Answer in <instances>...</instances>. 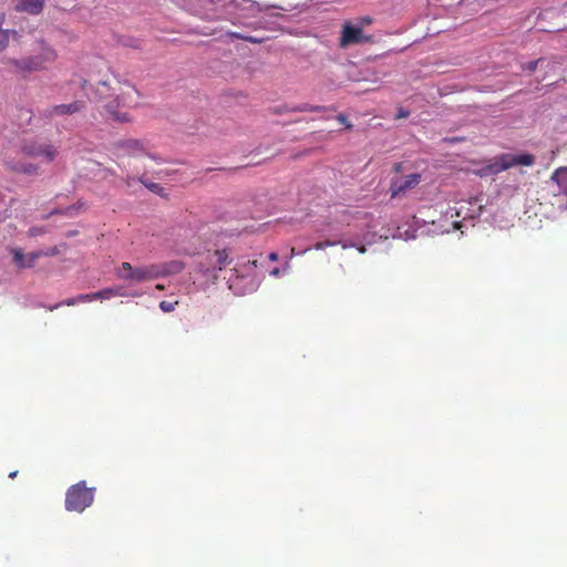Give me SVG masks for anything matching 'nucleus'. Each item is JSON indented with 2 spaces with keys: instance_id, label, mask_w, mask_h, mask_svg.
<instances>
[{
  "instance_id": "14",
  "label": "nucleus",
  "mask_w": 567,
  "mask_h": 567,
  "mask_svg": "<svg viewBox=\"0 0 567 567\" xmlns=\"http://www.w3.org/2000/svg\"><path fill=\"white\" fill-rule=\"evenodd\" d=\"M8 167L14 172L24 175H39V166L32 163L8 162Z\"/></svg>"
},
{
  "instance_id": "10",
  "label": "nucleus",
  "mask_w": 567,
  "mask_h": 567,
  "mask_svg": "<svg viewBox=\"0 0 567 567\" xmlns=\"http://www.w3.org/2000/svg\"><path fill=\"white\" fill-rule=\"evenodd\" d=\"M6 20V14H0V54L3 53L9 44L10 40L13 39L14 41H18L21 38V34L19 31L13 29H3V23Z\"/></svg>"
},
{
  "instance_id": "41",
  "label": "nucleus",
  "mask_w": 567,
  "mask_h": 567,
  "mask_svg": "<svg viewBox=\"0 0 567 567\" xmlns=\"http://www.w3.org/2000/svg\"><path fill=\"white\" fill-rule=\"evenodd\" d=\"M371 23V19L370 18H362L361 21H360V24H369Z\"/></svg>"
},
{
  "instance_id": "26",
  "label": "nucleus",
  "mask_w": 567,
  "mask_h": 567,
  "mask_svg": "<svg viewBox=\"0 0 567 567\" xmlns=\"http://www.w3.org/2000/svg\"><path fill=\"white\" fill-rule=\"evenodd\" d=\"M178 305V301L169 302V301H161L159 302V309L163 312H172L175 310L176 306Z\"/></svg>"
},
{
  "instance_id": "34",
  "label": "nucleus",
  "mask_w": 567,
  "mask_h": 567,
  "mask_svg": "<svg viewBox=\"0 0 567 567\" xmlns=\"http://www.w3.org/2000/svg\"><path fill=\"white\" fill-rule=\"evenodd\" d=\"M409 115H410V112L408 110L399 109V112H398L395 118H406V117H409Z\"/></svg>"
},
{
  "instance_id": "7",
  "label": "nucleus",
  "mask_w": 567,
  "mask_h": 567,
  "mask_svg": "<svg viewBox=\"0 0 567 567\" xmlns=\"http://www.w3.org/2000/svg\"><path fill=\"white\" fill-rule=\"evenodd\" d=\"M421 182V175L417 173L410 174L391 182V197L395 198L404 195L408 190L416 187Z\"/></svg>"
},
{
  "instance_id": "24",
  "label": "nucleus",
  "mask_w": 567,
  "mask_h": 567,
  "mask_svg": "<svg viewBox=\"0 0 567 567\" xmlns=\"http://www.w3.org/2000/svg\"><path fill=\"white\" fill-rule=\"evenodd\" d=\"M321 109H322L321 106H311L309 104H303L300 106H295V107L290 109V111H292V112H315V111H319Z\"/></svg>"
},
{
  "instance_id": "15",
  "label": "nucleus",
  "mask_w": 567,
  "mask_h": 567,
  "mask_svg": "<svg viewBox=\"0 0 567 567\" xmlns=\"http://www.w3.org/2000/svg\"><path fill=\"white\" fill-rule=\"evenodd\" d=\"M258 267V260H248L247 262L236 266L231 269L236 279L244 278L245 276H249L254 269Z\"/></svg>"
},
{
  "instance_id": "17",
  "label": "nucleus",
  "mask_w": 567,
  "mask_h": 567,
  "mask_svg": "<svg viewBox=\"0 0 567 567\" xmlns=\"http://www.w3.org/2000/svg\"><path fill=\"white\" fill-rule=\"evenodd\" d=\"M544 190H546L548 196H553V197L563 196V189L560 188V185L558 183H556L553 174L549 177V179L545 182Z\"/></svg>"
},
{
  "instance_id": "25",
  "label": "nucleus",
  "mask_w": 567,
  "mask_h": 567,
  "mask_svg": "<svg viewBox=\"0 0 567 567\" xmlns=\"http://www.w3.org/2000/svg\"><path fill=\"white\" fill-rule=\"evenodd\" d=\"M12 252L14 262L22 268V264H25V256L23 255L22 250L16 248L12 250Z\"/></svg>"
},
{
  "instance_id": "9",
  "label": "nucleus",
  "mask_w": 567,
  "mask_h": 567,
  "mask_svg": "<svg viewBox=\"0 0 567 567\" xmlns=\"http://www.w3.org/2000/svg\"><path fill=\"white\" fill-rule=\"evenodd\" d=\"M85 104L83 101H74L69 104H59L48 107L44 111V115L48 118H53L56 116L72 115L81 112L84 109Z\"/></svg>"
},
{
  "instance_id": "20",
  "label": "nucleus",
  "mask_w": 567,
  "mask_h": 567,
  "mask_svg": "<svg viewBox=\"0 0 567 567\" xmlns=\"http://www.w3.org/2000/svg\"><path fill=\"white\" fill-rule=\"evenodd\" d=\"M137 181L154 194L161 195L163 193V187L157 183L147 182L143 176L138 177Z\"/></svg>"
},
{
  "instance_id": "46",
  "label": "nucleus",
  "mask_w": 567,
  "mask_h": 567,
  "mask_svg": "<svg viewBox=\"0 0 567 567\" xmlns=\"http://www.w3.org/2000/svg\"><path fill=\"white\" fill-rule=\"evenodd\" d=\"M453 225H454V228H460V221H454Z\"/></svg>"
},
{
  "instance_id": "37",
  "label": "nucleus",
  "mask_w": 567,
  "mask_h": 567,
  "mask_svg": "<svg viewBox=\"0 0 567 567\" xmlns=\"http://www.w3.org/2000/svg\"><path fill=\"white\" fill-rule=\"evenodd\" d=\"M228 35L234 39L244 40L246 35L239 33V32H228Z\"/></svg>"
},
{
  "instance_id": "2",
  "label": "nucleus",
  "mask_w": 567,
  "mask_h": 567,
  "mask_svg": "<svg viewBox=\"0 0 567 567\" xmlns=\"http://www.w3.org/2000/svg\"><path fill=\"white\" fill-rule=\"evenodd\" d=\"M114 100L105 103V109L110 116L121 123L131 121V116L126 111H118L117 109H132L138 104L140 93L135 86L130 82H124L117 90Z\"/></svg>"
},
{
  "instance_id": "12",
  "label": "nucleus",
  "mask_w": 567,
  "mask_h": 567,
  "mask_svg": "<svg viewBox=\"0 0 567 567\" xmlns=\"http://www.w3.org/2000/svg\"><path fill=\"white\" fill-rule=\"evenodd\" d=\"M213 270H223L231 262V258L227 249H217L208 256Z\"/></svg>"
},
{
  "instance_id": "48",
  "label": "nucleus",
  "mask_w": 567,
  "mask_h": 567,
  "mask_svg": "<svg viewBox=\"0 0 567 567\" xmlns=\"http://www.w3.org/2000/svg\"><path fill=\"white\" fill-rule=\"evenodd\" d=\"M361 81H368V79H365V78L357 79V83L361 82Z\"/></svg>"
},
{
  "instance_id": "29",
  "label": "nucleus",
  "mask_w": 567,
  "mask_h": 567,
  "mask_svg": "<svg viewBox=\"0 0 567 567\" xmlns=\"http://www.w3.org/2000/svg\"><path fill=\"white\" fill-rule=\"evenodd\" d=\"M44 233H45V229L43 227H38V226L31 227L28 230V235L30 237H38V236L43 235Z\"/></svg>"
},
{
  "instance_id": "35",
  "label": "nucleus",
  "mask_w": 567,
  "mask_h": 567,
  "mask_svg": "<svg viewBox=\"0 0 567 567\" xmlns=\"http://www.w3.org/2000/svg\"><path fill=\"white\" fill-rule=\"evenodd\" d=\"M244 41H247V42H249V43H261V41H262V40H261V39H258V38H256V37L246 35V37L244 38Z\"/></svg>"
},
{
  "instance_id": "16",
  "label": "nucleus",
  "mask_w": 567,
  "mask_h": 567,
  "mask_svg": "<svg viewBox=\"0 0 567 567\" xmlns=\"http://www.w3.org/2000/svg\"><path fill=\"white\" fill-rule=\"evenodd\" d=\"M351 43H354V24L348 21L341 34L340 47L346 48Z\"/></svg>"
},
{
  "instance_id": "18",
  "label": "nucleus",
  "mask_w": 567,
  "mask_h": 567,
  "mask_svg": "<svg viewBox=\"0 0 567 567\" xmlns=\"http://www.w3.org/2000/svg\"><path fill=\"white\" fill-rule=\"evenodd\" d=\"M113 91H115V89H113L105 81L100 82L96 86V94L100 96V100H102V101L107 100L109 97H112L114 95Z\"/></svg>"
},
{
  "instance_id": "23",
  "label": "nucleus",
  "mask_w": 567,
  "mask_h": 567,
  "mask_svg": "<svg viewBox=\"0 0 567 567\" xmlns=\"http://www.w3.org/2000/svg\"><path fill=\"white\" fill-rule=\"evenodd\" d=\"M365 42H372V37L365 35L361 27L357 25V45Z\"/></svg>"
},
{
  "instance_id": "8",
  "label": "nucleus",
  "mask_w": 567,
  "mask_h": 567,
  "mask_svg": "<svg viewBox=\"0 0 567 567\" xmlns=\"http://www.w3.org/2000/svg\"><path fill=\"white\" fill-rule=\"evenodd\" d=\"M118 278L134 282H144L158 279V269L156 264L140 266L134 269L131 275H122L118 272Z\"/></svg>"
},
{
  "instance_id": "40",
  "label": "nucleus",
  "mask_w": 567,
  "mask_h": 567,
  "mask_svg": "<svg viewBox=\"0 0 567 567\" xmlns=\"http://www.w3.org/2000/svg\"><path fill=\"white\" fill-rule=\"evenodd\" d=\"M270 275L274 276V277H278L280 275V269L279 268H274L270 271Z\"/></svg>"
},
{
  "instance_id": "11",
  "label": "nucleus",
  "mask_w": 567,
  "mask_h": 567,
  "mask_svg": "<svg viewBox=\"0 0 567 567\" xmlns=\"http://www.w3.org/2000/svg\"><path fill=\"white\" fill-rule=\"evenodd\" d=\"M44 7V0H14V10L17 12H27L29 14H39Z\"/></svg>"
},
{
  "instance_id": "42",
  "label": "nucleus",
  "mask_w": 567,
  "mask_h": 567,
  "mask_svg": "<svg viewBox=\"0 0 567 567\" xmlns=\"http://www.w3.org/2000/svg\"><path fill=\"white\" fill-rule=\"evenodd\" d=\"M155 288H156L157 290H164V289H165L164 285H162V284H157V285L155 286Z\"/></svg>"
},
{
  "instance_id": "43",
  "label": "nucleus",
  "mask_w": 567,
  "mask_h": 567,
  "mask_svg": "<svg viewBox=\"0 0 567 567\" xmlns=\"http://www.w3.org/2000/svg\"><path fill=\"white\" fill-rule=\"evenodd\" d=\"M401 165H402L401 163H396V164L394 165V169H395V172H400V169H401Z\"/></svg>"
},
{
  "instance_id": "30",
  "label": "nucleus",
  "mask_w": 567,
  "mask_h": 567,
  "mask_svg": "<svg viewBox=\"0 0 567 567\" xmlns=\"http://www.w3.org/2000/svg\"><path fill=\"white\" fill-rule=\"evenodd\" d=\"M60 254V249L54 246V247H51L47 250H42V257H51V256H56Z\"/></svg>"
},
{
  "instance_id": "44",
  "label": "nucleus",
  "mask_w": 567,
  "mask_h": 567,
  "mask_svg": "<svg viewBox=\"0 0 567 567\" xmlns=\"http://www.w3.org/2000/svg\"><path fill=\"white\" fill-rule=\"evenodd\" d=\"M17 475H18V471H14V472H11V473L9 474V477H10V478H14Z\"/></svg>"
},
{
  "instance_id": "1",
  "label": "nucleus",
  "mask_w": 567,
  "mask_h": 567,
  "mask_svg": "<svg viewBox=\"0 0 567 567\" xmlns=\"http://www.w3.org/2000/svg\"><path fill=\"white\" fill-rule=\"evenodd\" d=\"M33 51L34 54L20 59L6 58L3 59V64H6L13 74L27 78L33 72L47 70L48 66L58 59L56 50L43 39L37 41V47Z\"/></svg>"
},
{
  "instance_id": "27",
  "label": "nucleus",
  "mask_w": 567,
  "mask_h": 567,
  "mask_svg": "<svg viewBox=\"0 0 567 567\" xmlns=\"http://www.w3.org/2000/svg\"><path fill=\"white\" fill-rule=\"evenodd\" d=\"M76 303H78V298L76 297L75 298H70V299H66V300H64L62 302H59V303H56L54 306H51L49 308V310L53 311V310L60 308L61 306H75Z\"/></svg>"
},
{
  "instance_id": "4",
  "label": "nucleus",
  "mask_w": 567,
  "mask_h": 567,
  "mask_svg": "<svg viewBox=\"0 0 567 567\" xmlns=\"http://www.w3.org/2000/svg\"><path fill=\"white\" fill-rule=\"evenodd\" d=\"M535 163V156L532 154H511L505 153L495 158V161L480 171H477V175L481 177L488 175H496L503 171H506L511 167L523 165V166H532Z\"/></svg>"
},
{
  "instance_id": "6",
  "label": "nucleus",
  "mask_w": 567,
  "mask_h": 567,
  "mask_svg": "<svg viewBox=\"0 0 567 567\" xmlns=\"http://www.w3.org/2000/svg\"><path fill=\"white\" fill-rule=\"evenodd\" d=\"M114 150L118 156H138L146 152V146L141 140L127 138L115 142Z\"/></svg>"
},
{
  "instance_id": "28",
  "label": "nucleus",
  "mask_w": 567,
  "mask_h": 567,
  "mask_svg": "<svg viewBox=\"0 0 567 567\" xmlns=\"http://www.w3.org/2000/svg\"><path fill=\"white\" fill-rule=\"evenodd\" d=\"M134 269L135 268H133L130 262L124 261V262H122L121 267L117 269L116 274L118 275V272H120L122 275H131L132 272H134Z\"/></svg>"
},
{
  "instance_id": "45",
  "label": "nucleus",
  "mask_w": 567,
  "mask_h": 567,
  "mask_svg": "<svg viewBox=\"0 0 567 567\" xmlns=\"http://www.w3.org/2000/svg\"><path fill=\"white\" fill-rule=\"evenodd\" d=\"M295 255H296V250H295V248L292 247V248H291V250H290V258H292Z\"/></svg>"
},
{
  "instance_id": "5",
  "label": "nucleus",
  "mask_w": 567,
  "mask_h": 567,
  "mask_svg": "<svg viewBox=\"0 0 567 567\" xmlns=\"http://www.w3.org/2000/svg\"><path fill=\"white\" fill-rule=\"evenodd\" d=\"M21 152L32 158L42 157L48 163L53 162L59 155L58 147L50 143L39 141L24 142Z\"/></svg>"
},
{
  "instance_id": "31",
  "label": "nucleus",
  "mask_w": 567,
  "mask_h": 567,
  "mask_svg": "<svg viewBox=\"0 0 567 567\" xmlns=\"http://www.w3.org/2000/svg\"><path fill=\"white\" fill-rule=\"evenodd\" d=\"M76 298H78V302H89V301L95 300L94 299V292L79 295Z\"/></svg>"
},
{
  "instance_id": "49",
  "label": "nucleus",
  "mask_w": 567,
  "mask_h": 567,
  "mask_svg": "<svg viewBox=\"0 0 567 567\" xmlns=\"http://www.w3.org/2000/svg\"><path fill=\"white\" fill-rule=\"evenodd\" d=\"M359 251H360V252H364V251H365L364 247H361V248L359 249Z\"/></svg>"
},
{
  "instance_id": "47",
  "label": "nucleus",
  "mask_w": 567,
  "mask_h": 567,
  "mask_svg": "<svg viewBox=\"0 0 567 567\" xmlns=\"http://www.w3.org/2000/svg\"><path fill=\"white\" fill-rule=\"evenodd\" d=\"M229 282H230L229 288H233V286H234L233 278H229Z\"/></svg>"
},
{
  "instance_id": "19",
  "label": "nucleus",
  "mask_w": 567,
  "mask_h": 567,
  "mask_svg": "<svg viewBox=\"0 0 567 567\" xmlns=\"http://www.w3.org/2000/svg\"><path fill=\"white\" fill-rule=\"evenodd\" d=\"M122 296L120 288H105L94 292V299H110L112 297Z\"/></svg>"
},
{
  "instance_id": "21",
  "label": "nucleus",
  "mask_w": 567,
  "mask_h": 567,
  "mask_svg": "<svg viewBox=\"0 0 567 567\" xmlns=\"http://www.w3.org/2000/svg\"><path fill=\"white\" fill-rule=\"evenodd\" d=\"M42 257V250H37L28 254L25 256V264H22V268H31L33 267L34 262Z\"/></svg>"
},
{
  "instance_id": "38",
  "label": "nucleus",
  "mask_w": 567,
  "mask_h": 567,
  "mask_svg": "<svg viewBox=\"0 0 567 567\" xmlns=\"http://www.w3.org/2000/svg\"><path fill=\"white\" fill-rule=\"evenodd\" d=\"M134 178L132 176H126L124 178V183L127 187H131L132 186V183H133Z\"/></svg>"
},
{
  "instance_id": "39",
  "label": "nucleus",
  "mask_w": 567,
  "mask_h": 567,
  "mask_svg": "<svg viewBox=\"0 0 567 567\" xmlns=\"http://www.w3.org/2000/svg\"><path fill=\"white\" fill-rule=\"evenodd\" d=\"M268 258H269L270 261H277L279 256H278L277 252L272 251V252L269 254Z\"/></svg>"
},
{
  "instance_id": "3",
  "label": "nucleus",
  "mask_w": 567,
  "mask_h": 567,
  "mask_svg": "<svg viewBox=\"0 0 567 567\" xmlns=\"http://www.w3.org/2000/svg\"><path fill=\"white\" fill-rule=\"evenodd\" d=\"M95 497V487H87L85 481L71 485L65 493V509L82 513Z\"/></svg>"
},
{
  "instance_id": "36",
  "label": "nucleus",
  "mask_w": 567,
  "mask_h": 567,
  "mask_svg": "<svg viewBox=\"0 0 567 567\" xmlns=\"http://www.w3.org/2000/svg\"><path fill=\"white\" fill-rule=\"evenodd\" d=\"M73 210H74V208H73V207H69V208H66V210H65V212H62V210L55 209V210L51 212V214H50V215H53V214H65V215L71 216Z\"/></svg>"
},
{
  "instance_id": "32",
  "label": "nucleus",
  "mask_w": 567,
  "mask_h": 567,
  "mask_svg": "<svg viewBox=\"0 0 567 567\" xmlns=\"http://www.w3.org/2000/svg\"><path fill=\"white\" fill-rule=\"evenodd\" d=\"M332 245H334V244H333L332 241H329V240H327V241H320V243H317V244L315 245V249L319 250V249H323V248H326V247H328V246H332Z\"/></svg>"
},
{
  "instance_id": "33",
  "label": "nucleus",
  "mask_w": 567,
  "mask_h": 567,
  "mask_svg": "<svg viewBox=\"0 0 567 567\" xmlns=\"http://www.w3.org/2000/svg\"><path fill=\"white\" fill-rule=\"evenodd\" d=\"M337 120H338V122H339L340 124H343V125H346L347 127H351V125L349 124L348 117H347L346 115L340 114V115H338Z\"/></svg>"
},
{
  "instance_id": "13",
  "label": "nucleus",
  "mask_w": 567,
  "mask_h": 567,
  "mask_svg": "<svg viewBox=\"0 0 567 567\" xmlns=\"http://www.w3.org/2000/svg\"><path fill=\"white\" fill-rule=\"evenodd\" d=\"M159 278L179 274L184 270L185 265L182 260H171L156 264Z\"/></svg>"
},
{
  "instance_id": "22",
  "label": "nucleus",
  "mask_w": 567,
  "mask_h": 567,
  "mask_svg": "<svg viewBox=\"0 0 567 567\" xmlns=\"http://www.w3.org/2000/svg\"><path fill=\"white\" fill-rule=\"evenodd\" d=\"M545 62V59L540 58L538 60H535V61H529L525 64H523L522 69L523 70H527L529 72H534L536 71V69L538 68L539 64H543Z\"/></svg>"
}]
</instances>
